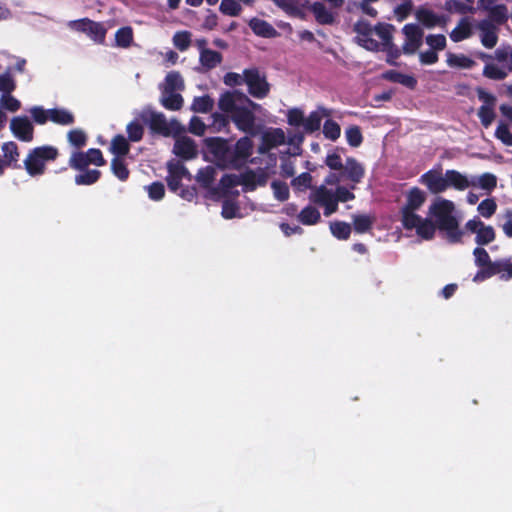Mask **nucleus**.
<instances>
[{
    "instance_id": "49",
    "label": "nucleus",
    "mask_w": 512,
    "mask_h": 512,
    "mask_svg": "<svg viewBox=\"0 0 512 512\" xmlns=\"http://www.w3.org/2000/svg\"><path fill=\"white\" fill-rule=\"evenodd\" d=\"M100 177V171L96 169L86 170L75 177L77 185H91L97 182Z\"/></svg>"
},
{
    "instance_id": "50",
    "label": "nucleus",
    "mask_w": 512,
    "mask_h": 512,
    "mask_svg": "<svg viewBox=\"0 0 512 512\" xmlns=\"http://www.w3.org/2000/svg\"><path fill=\"white\" fill-rule=\"evenodd\" d=\"M111 168L114 175L121 181H125L129 176V170L124 163V160L119 157H115L111 162Z\"/></svg>"
},
{
    "instance_id": "22",
    "label": "nucleus",
    "mask_w": 512,
    "mask_h": 512,
    "mask_svg": "<svg viewBox=\"0 0 512 512\" xmlns=\"http://www.w3.org/2000/svg\"><path fill=\"white\" fill-rule=\"evenodd\" d=\"M474 30L473 20L469 17H463L459 20L456 27L450 32L449 36L453 42H461L472 36Z\"/></svg>"
},
{
    "instance_id": "24",
    "label": "nucleus",
    "mask_w": 512,
    "mask_h": 512,
    "mask_svg": "<svg viewBox=\"0 0 512 512\" xmlns=\"http://www.w3.org/2000/svg\"><path fill=\"white\" fill-rule=\"evenodd\" d=\"M174 153L185 159H191L196 156L197 147L191 138L182 136L177 138L175 141Z\"/></svg>"
},
{
    "instance_id": "19",
    "label": "nucleus",
    "mask_w": 512,
    "mask_h": 512,
    "mask_svg": "<svg viewBox=\"0 0 512 512\" xmlns=\"http://www.w3.org/2000/svg\"><path fill=\"white\" fill-rule=\"evenodd\" d=\"M2 158H0V176L4 174L7 167L17 168L20 153L18 145L13 141L4 142L1 145Z\"/></svg>"
},
{
    "instance_id": "58",
    "label": "nucleus",
    "mask_w": 512,
    "mask_h": 512,
    "mask_svg": "<svg viewBox=\"0 0 512 512\" xmlns=\"http://www.w3.org/2000/svg\"><path fill=\"white\" fill-rule=\"evenodd\" d=\"M445 9L451 13L465 14L473 10L472 6H468L459 0H447Z\"/></svg>"
},
{
    "instance_id": "54",
    "label": "nucleus",
    "mask_w": 512,
    "mask_h": 512,
    "mask_svg": "<svg viewBox=\"0 0 512 512\" xmlns=\"http://www.w3.org/2000/svg\"><path fill=\"white\" fill-rule=\"evenodd\" d=\"M271 188L273 190V195L277 200L283 202L289 198V187L286 183L273 181L271 183Z\"/></svg>"
},
{
    "instance_id": "5",
    "label": "nucleus",
    "mask_w": 512,
    "mask_h": 512,
    "mask_svg": "<svg viewBox=\"0 0 512 512\" xmlns=\"http://www.w3.org/2000/svg\"><path fill=\"white\" fill-rule=\"evenodd\" d=\"M354 31L356 42L370 51L385 50L391 43L392 26L387 24H378L373 27L367 22L358 21Z\"/></svg>"
},
{
    "instance_id": "37",
    "label": "nucleus",
    "mask_w": 512,
    "mask_h": 512,
    "mask_svg": "<svg viewBox=\"0 0 512 512\" xmlns=\"http://www.w3.org/2000/svg\"><path fill=\"white\" fill-rule=\"evenodd\" d=\"M133 42V30L129 26L118 29L115 33V45L120 48H129Z\"/></svg>"
},
{
    "instance_id": "6",
    "label": "nucleus",
    "mask_w": 512,
    "mask_h": 512,
    "mask_svg": "<svg viewBox=\"0 0 512 512\" xmlns=\"http://www.w3.org/2000/svg\"><path fill=\"white\" fill-rule=\"evenodd\" d=\"M217 169L213 166H207L197 173V182L208 189L211 195L215 198L228 197L238 195V190L235 188L242 184V179L237 175H225L220 181L217 189L212 188V183L215 180Z\"/></svg>"
},
{
    "instance_id": "52",
    "label": "nucleus",
    "mask_w": 512,
    "mask_h": 512,
    "mask_svg": "<svg viewBox=\"0 0 512 512\" xmlns=\"http://www.w3.org/2000/svg\"><path fill=\"white\" fill-rule=\"evenodd\" d=\"M169 172L170 175L168 177V185L172 190H176L178 188L180 179L187 174V171L183 166H178L175 169L170 166Z\"/></svg>"
},
{
    "instance_id": "20",
    "label": "nucleus",
    "mask_w": 512,
    "mask_h": 512,
    "mask_svg": "<svg viewBox=\"0 0 512 512\" xmlns=\"http://www.w3.org/2000/svg\"><path fill=\"white\" fill-rule=\"evenodd\" d=\"M416 18L424 27H445L449 21V18L445 15L437 14L428 8H419L416 13Z\"/></svg>"
},
{
    "instance_id": "51",
    "label": "nucleus",
    "mask_w": 512,
    "mask_h": 512,
    "mask_svg": "<svg viewBox=\"0 0 512 512\" xmlns=\"http://www.w3.org/2000/svg\"><path fill=\"white\" fill-rule=\"evenodd\" d=\"M21 103L18 99L12 96L11 93L2 94L0 97V108L10 112H16L20 109Z\"/></svg>"
},
{
    "instance_id": "4",
    "label": "nucleus",
    "mask_w": 512,
    "mask_h": 512,
    "mask_svg": "<svg viewBox=\"0 0 512 512\" xmlns=\"http://www.w3.org/2000/svg\"><path fill=\"white\" fill-rule=\"evenodd\" d=\"M430 219L435 222V227L445 232L451 242H456L461 237L458 220L455 217V205L451 200L438 197L429 206Z\"/></svg>"
},
{
    "instance_id": "17",
    "label": "nucleus",
    "mask_w": 512,
    "mask_h": 512,
    "mask_svg": "<svg viewBox=\"0 0 512 512\" xmlns=\"http://www.w3.org/2000/svg\"><path fill=\"white\" fill-rule=\"evenodd\" d=\"M427 200L426 193L418 187H412L404 194V202L399 212L421 211Z\"/></svg>"
},
{
    "instance_id": "1",
    "label": "nucleus",
    "mask_w": 512,
    "mask_h": 512,
    "mask_svg": "<svg viewBox=\"0 0 512 512\" xmlns=\"http://www.w3.org/2000/svg\"><path fill=\"white\" fill-rule=\"evenodd\" d=\"M340 175L330 173L324 183L311 189L309 200L324 208V215L330 216L338 209L339 202H347L354 199V194L340 185Z\"/></svg>"
},
{
    "instance_id": "41",
    "label": "nucleus",
    "mask_w": 512,
    "mask_h": 512,
    "mask_svg": "<svg viewBox=\"0 0 512 512\" xmlns=\"http://www.w3.org/2000/svg\"><path fill=\"white\" fill-rule=\"evenodd\" d=\"M330 231L337 239L347 240L351 234V226L346 222L335 221L330 223Z\"/></svg>"
},
{
    "instance_id": "31",
    "label": "nucleus",
    "mask_w": 512,
    "mask_h": 512,
    "mask_svg": "<svg viewBox=\"0 0 512 512\" xmlns=\"http://www.w3.org/2000/svg\"><path fill=\"white\" fill-rule=\"evenodd\" d=\"M328 116L327 110L318 109L309 114L308 117H304L303 128L307 132H313L320 128L323 117Z\"/></svg>"
},
{
    "instance_id": "9",
    "label": "nucleus",
    "mask_w": 512,
    "mask_h": 512,
    "mask_svg": "<svg viewBox=\"0 0 512 512\" xmlns=\"http://www.w3.org/2000/svg\"><path fill=\"white\" fill-rule=\"evenodd\" d=\"M204 143V155L207 160L213 161L222 167L231 166V164L236 162L232 158L231 148L221 138H207Z\"/></svg>"
},
{
    "instance_id": "10",
    "label": "nucleus",
    "mask_w": 512,
    "mask_h": 512,
    "mask_svg": "<svg viewBox=\"0 0 512 512\" xmlns=\"http://www.w3.org/2000/svg\"><path fill=\"white\" fill-rule=\"evenodd\" d=\"M135 115H137L141 121L146 123L152 131L163 135H168L172 130H177L179 127L177 121L167 122L162 113L156 112L150 107H146L141 111L136 112Z\"/></svg>"
},
{
    "instance_id": "13",
    "label": "nucleus",
    "mask_w": 512,
    "mask_h": 512,
    "mask_svg": "<svg viewBox=\"0 0 512 512\" xmlns=\"http://www.w3.org/2000/svg\"><path fill=\"white\" fill-rule=\"evenodd\" d=\"M70 27L77 31L86 33L93 41L103 43L106 36V28L98 22L89 19L72 21Z\"/></svg>"
},
{
    "instance_id": "16",
    "label": "nucleus",
    "mask_w": 512,
    "mask_h": 512,
    "mask_svg": "<svg viewBox=\"0 0 512 512\" xmlns=\"http://www.w3.org/2000/svg\"><path fill=\"white\" fill-rule=\"evenodd\" d=\"M10 130L20 141L31 142L33 140L34 127L27 116L13 117L10 121Z\"/></svg>"
},
{
    "instance_id": "53",
    "label": "nucleus",
    "mask_w": 512,
    "mask_h": 512,
    "mask_svg": "<svg viewBox=\"0 0 512 512\" xmlns=\"http://www.w3.org/2000/svg\"><path fill=\"white\" fill-rule=\"evenodd\" d=\"M345 137L348 144L352 147H358L362 143V133L357 126H350L345 131Z\"/></svg>"
},
{
    "instance_id": "44",
    "label": "nucleus",
    "mask_w": 512,
    "mask_h": 512,
    "mask_svg": "<svg viewBox=\"0 0 512 512\" xmlns=\"http://www.w3.org/2000/svg\"><path fill=\"white\" fill-rule=\"evenodd\" d=\"M129 143L126 138L122 135H117L112 139L111 142V152L116 155V157L121 158L126 155L129 151Z\"/></svg>"
},
{
    "instance_id": "14",
    "label": "nucleus",
    "mask_w": 512,
    "mask_h": 512,
    "mask_svg": "<svg viewBox=\"0 0 512 512\" xmlns=\"http://www.w3.org/2000/svg\"><path fill=\"white\" fill-rule=\"evenodd\" d=\"M402 32L404 34V43L402 46L405 54L415 53L422 45L423 31L416 24H406Z\"/></svg>"
},
{
    "instance_id": "35",
    "label": "nucleus",
    "mask_w": 512,
    "mask_h": 512,
    "mask_svg": "<svg viewBox=\"0 0 512 512\" xmlns=\"http://www.w3.org/2000/svg\"><path fill=\"white\" fill-rule=\"evenodd\" d=\"M161 103L166 109L179 110L182 107L183 99L176 91L162 90Z\"/></svg>"
},
{
    "instance_id": "55",
    "label": "nucleus",
    "mask_w": 512,
    "mask_h": 512,
    "mask_svg": "<svg viewBox=\"0 0 512 512\" xmlns=\"http://www.w3.org/2000/svg\"><path fill=\"white\" fill-rule=\"evenodd\" d=\"M323 134L326 138L335 141L340 137L341 128L335 121L327 120L323 125Z\"/></svg>"
},
{
    "instance_id": "64",
    "label": "nucleus",
    "mask_w": 512,
    "mask_h": 512,
    "mask_svg": "<svg viewBox=\"0 0 512 512\" xmlns=\"http://www.w3.org/2000/svg\"><path fill=\"white\" fill-rule=\"evenodd\" d=\"M87 137L82 130L74 129L68 133V141L71 145L80 148L86 144Z\"/></svg>"
},
{
    "instance_id": "23",
    "label": "nucleus",
    "mask_w": 512,
    "mask_h": 512,
    "mask_svg": "<svg viewBox=\"0 0 512 512\" xmlns=\"http://www.w3.org/2000/svg\"><path fill=\"white\" fill-rule=\"evenodd\" d=\"M253 144L249 137H243L237 141L232 150V158L235 163L231 166H238L252 154Z\"/></svg>"
},
{
    "instance_id": "3",
    "label": "nucleus",
    "mask_w": 512,
    "mask_h": 512,
    "mask_svg": "<svg viewBox=\"0 0 512 512\" xmlns=\"http://www.w3.org/2000/svg\"><path fill=\"white\" fill-rule=\"evenodd\" d=\"M419 183L432 194H440L452 187L458 191L468 189L466 174L457 170H447L443 173L440 166L428 170L419 178Z\"/></svg>"
},
{
    "instance_id": "45",
    "label": "nucleus",
    "mask_w": 512,
    "mask_h": 512,
    "mask_svg": "<svg viewBox=\"0 0 512 512\" xmlns=\"http://www.w3.org/2000/svg\"><path fill=\"white\" fill-rule=\"evenodd\" d=\"M219 10L224 15L236 17L242 12V6L236 0H221Z\"/></svg>"
},
{
    "instance_id": "47",
    "label": "nucleus",
    "mask_w": 512,
    "mask_h": 512,
    "mask_svg": "<svg viewBox=\"0 0 512 512\" xmlns=\"http://www.w3.org/2000/svg\"><path fill=\"white\" fill-rule=\"evenodd\" d=\"M140 120L136 115V119L131 121L126 127L128 137L133 142L140 141L144 133V128L139 122Z\"/></svg>"
},
{
    "instance_id": "39",
    "label": "nucleus",
    "mask_w": 512,
    "mask_h": 512,
    "mask_svg": "<svg viewBox=\"0 0 512 512\" xmlns=\"http://www.w3.org/2000/svg\"><path fill=\"white\" fill-rule=\"evenodd\" d=\"M502 267L503 264L501 262H494V264H489L487 267H480V270L473 277V281L475 283L482 282L499 273Z\"/></svg>"
},
{
    "instance_id": "26",
    "label": "nucleus",
    "mask_w": 512,
    "mask_h": 512,
    "mask_svg": "<svg viewBox=\"0 0 512 512\" xmlns=\"http://www.w3.org/2000/svg\"><path fill=\"white\" fill-rule=\"evenodd\" d=\"M249 27L254 34L260 37L274 38L278 36L277 30L271 24L259 18H252L249 21Z\"/></svg>"
},
{
    "instance_id": "33",
    "label": "nucleus",
    "mask_w": 512,
    "mask_h": 512,
    "mask_svg": "<svg viewBox=\"0 0 512 512\" xmlns=\"http://www.w3.org/2000/svg\"><path fill=\"white\" fill-rule=\"evenodd\" d=\"M320 218L319 210L312 205L306 206L298 214V220L303 225H315L320 221Z\"/></svg>"
},
{
    "instance_id": "30",
    "label": "nucleus",
    "mask_w": 512,
    "mask_h": 512,
    "mask_svg": "<svg viewBox=\"0 0 512 512\" xmlns=\"http://www.w3.org/2000/svg\"><path fill=\"white\" fill-rule=\"evenodd\" d=\"M343 169L347 177L354 183H359L364 176L363 166L354 158H348Z\"/></svg>"
},
{
    "instance_id": "27",
    "label": "nucleus",
    "mask_w": 512,
    "mask_h": 512,
    "mask_svg": "<svg viewBox=\"0 0 512 512\" xmlns=\"http://www.w3.org/2000/svg\"><path fill=\"white\" fill-rule=\"evenodd\" d=\"M285 132L280 128H274L266 131L263 135V145L265 150L280 146L285 143Z\"/></svg>"
},
{
    "instance_id": "61",
    "label": "nucleus",
    "mask_w": 512,
    "mask_h": 512,
    "mask_svg": "<svg viewBox=\"0 0 512 512\" xmlns=\"http://www.w3.org/2000/svg\"><path fill=\"white\" fill-rule=\"evenodd\" d=\"M191 42V34L187 31L177 32L173 37V44L181 51L186 50Z\"/></svg>"
},
{
    "instance_id": "2",
    "label": "nucleus",
    "mask_w": 512,
    "mask_h": 512,
    "mask_svg": "<svg viewBox=\"0 0 512 512\" xmlns=\"http://www.w3.org/2000/svg\"><path fill=\"white\" fill-rule=\"evenodd\" d=\"M218 106L221 111L231 117L240 130L253 131L254 110L258 104L251 101L246 95L238 92H226L220 96Z\"/></svg>"
},
{
    "instance_id": "8",
    "label": "nucleus",
    "mask_w": 512,
    "mask_h": 512,
    "mask_svg": "<svg viewBox=\"0 0 512 512\" xmlns=\"http://www.w3.org/2000/svg\"><path fill=\"white\" fill-rule=\"evenodd\" d=\"M399 215L404 229L415 231L416 235L424 240H430L434 237L435 224L430 218L423 217L420 211L399 212Z\"/></svg>"
},
{
    "instance_id": "11",
    "label": "nucleus",
    "mask_w": 512,
    "mask_h": 512,
    "mask_svg": "<svg viewBox=\"0 0 512 512\" xmlns=\"http://www.w3.org/2000/svg\"><path fill=\"white\" fill-rule=\"evenodd\" d=\"M105 161L99 149H89L86 153L74 152L72 153L69 165L76 170H83L89 165L102 166Z\"/></svg>"
},
{
    "instance_id": "62",
    "label": "nucleus",
    "mask_w": 512,
    "mask_h": 512,
    "mask_svg": "<svg viewBox=\"0 0 512 512\" xmlns=\"http://www.w3.org/2000/svg\"><path fill=\"white\" fill-rule=\"evenodd\" d=\"M145 189L151 200L159 201L164 197L165 188L160 182H154L151 185L146 186Z\"/></svg>"
},
{
    "instance_id": "34",
    "label": "nucleus",
    "mask_w": 512,
    "mask_h": 512,
    "mask_svg": "<svg viewBox=\"0 0 512 512\" xmlns=\"http://www.w3.org/2000/svg\"><path fill=\"white\" fill-rule=\"evenodd\" d=\"M354 230L357 233H365L371 229L375 217L371 214H355L352 216Z\"/></svg>"
},
{
    "instance_id": "40",
    "label": "nucleus",
    "mask_w": 512,
    "mask_h": 512,
    "mask_svg": "<svg viewBox=\"0 0 512 512\" xmlns=\"http://www.w3.org/2000/svg\"><path fill=\"white\" fill-rule=\"evenodd\" d=\"M383 78L390 80L392 82L400 83L406 87H414L416 85V80L409 75L399 73L394 70L387 71L383 74Z\"/></svg>"
},
{
    "instance_id": "59",
    "label": "nucleus",
    "mask_w": 512,
    "mask_h": 512,
    "mask_svg": "<svg viewBox=\"0 0 512 512\" xmlns=\"http://www.w3.org/2000/svg\"><path fill=\"white\" fill-rule=\"evenodd\" d=\"M311 183H312V176L307 172L300 174L299 176L294 178L291 182L293 188L297 191H304V190L310 188Z\"/></svg>"
},
{
    "instance_id": "43",
    "label": "nucleus",
    "mask_w": 512,
    "mask_h": 512,
    "mask_svg": "<svg viewBox=\"0 0 512 512\" xmlns=\"http://www.w3.org/2000/svg\"><path fill=\"white\" fill-rule=\"evenodd\" d=\"M50 121L61 125H69L73 123L74 117L68 110L50 109Z\"/></svg>"
},
{
    "instance_id": "21",
    "label": "nucleus",
    "mask_w": 512,
    "mask_h": 512,
    "mask_svg": "<svg viewBox=\"0 0 512 512\" xmlns=\"http://www.w3.org/2000/svg\"><path fill=\"white\" fill-rule=\"evenodd\" d=\"M466 180L468 182V188L478 187L487 194H490L497 185V177L492 173H484L479 176L466 175Z\"/></svg>"
},
{
    "instance_id": "48",
    "label": "nucleus",
    "mask_w": 512,
    "mask_h": 512,
    "mask_svg": "<svg viewBox=\"0 0 512 512\" xmlns=\"http://www.w3.org/2000/svg\"><path fill=\"white\" fill-rule=\"evenodd\" d=\"M213 99L207 95L196 97L192 103V110L199 113H207L213 107Z\"/></svg>"
},
{
    "instance_id": "18",
    "label": "nucleus",
    "mask_w": 512,
    "mask_h": 512,
    "mask_svg": "<svg viewBox=\"0 0 512 512\" xmlns=\"http://www.w3.org/2000/svg\"><path fill=\"white\" fill-rule=\"evenodd\" d=\"M478 97L483 103L478 111V116L481 120V123L485 127H488L491 125L495 118L494 107L496 98L484 90L478 91Z\"/></svg>"
},
{
    "instance_id": "56",
    "label": "nucleus",
    "mask_w": 512,
    "mask_h": 512,
    "mask_svg": "<svg viewBox=\"0 0 512 512\" xmlns=\"http://www.w3.org/2000/svg\"><path fill=\"white\" fill-rule=\"evenodd\" d=\"M29 112L37 124L43 125L50 120V109L34 106L29 110Z\"/></svg>"
},
{
    "instance_id": "60",
    "label": "nucleus",
    "mask_w": 512,
    "mask_h": 512,
    "mask_svg": "<svg viewBox=\"0 0 512 512\" xmlns=\"http://www.w3.org/2000/svg\"><path fill=\"white\" fill-rule=\"evenodd\" d=\"M222 216L225 219H232L235 217H239V207L236 203L230 199H225L222 205Z\"/></svg>"
},
{
    "instance_id": "42",
    "label": "nucleus",
    "mask_w": 512,
    "mask_h": 512,
    "mask_svg": "<svg viewBox=\"0 0 512 512\" xmlns=\"http://www.w3.org/2000/svg\"><path fill=\"white\" fill-rule=\"evenodd\" d=\"M200 62L204 67L210 69L221 62V55L218 52L210 49H202L200 54Z\"/></svg>"
},
{
    "instance_id": "28",
    "label": "nucleus",
    "mask_w": 512,
    "mask_h": 512,
    "mask_svg": "<svg viewBox=\"0 0 512 512\" xmlns=\"http://www.w3.org/2000/svg\"><path fill=\"white\" fill-rule=\"evenodd\" d=\"M446 63L449 67L455 69H470L475 65V61L464 54L447 52Z\"/></svg>"
},
{
    "instance_id": "29",
    "label": "nucleus",
    "mask_w": 512,
    "mask_h": 512,
    "mask_svg": "<svg viewBox=\"0 0 512 512\" xmlns=\"http://www.w3.org/2000/svg\"><path fill=\"white\" fill-rule=\"evenodd\" d=\"M315 19L320 24H331L334 21V13L324 4L315 2L310 7Z\"/></svg>"
},
{
    "instance_id": "36",
    "label": "nucleus",
    "mask_w": 512,
    "mask_h": 512,
    "mask_svg": "<svg viewBox=\"0 0 512 512\" xmlns=\"http://www.w3.org/2000/svg\"><path fill=\"white\" fill-rule=\"evenodd\" d=\"M497 0H478V6L481 9L490 11L496 19H504L506 16V8L503 5L496 6Z\"/></svg>"
},
{
    "instance_id": "25",
    "label": "nucleus",
    "mask_w": 512,
    "mask_h": 512,
    "mask_svg": "<svg viewBox=\"0 0 512 512\" xmlns=\"http://www.w3.org/2000/svg\"><path fill=\"white\" fill-rule=\"evenodd\" d=\"M480 39L483 46L493 48L497 43V34L495 26L488 20L479 23Z\"/></svg>"
},
{
    "instance_id": "38",
    "label": "nucleus",
    "mask_w": 512,
    "mask_h": 512,
    "mask_svg": "<svg viewBox=\"0 0 512 512\" xmlns=\"http://www.w3.org/2000/svg\"><path fill=\"white\" fill-rule=\"evenodd\" d=\"M508 70L502 63H491L485 66L483 73L488 78L500 80L507 76Z\"/></svg>"
},
{
    "instance_id": "57",
    "label": "nucleus",
    "mask_w": 512,
    "mask_h": 512,
    "mask_svg": "<svg viewBox=\"0 0 512 512\" xmlns=\"http://www.w3.org/2000/svg\"><path fill=\"white\" fill-rule=\"evenodd\" d=\"M495 135L505 145L512 146V129L507 124L499 123Z\"/></svg>"
},
{
    "instance_id": "15",
    "label": "nucleus",
    "mask_w": 512,
    "mask_h": 512,
    "mask_svg": "<svg viewBox=\"0 0 512 512\" xmlns=\"http://www.w3.org/2000/svg\"><path fill=\"white\" fill-rule=\"evenodd\" d=\"M466 229L473 234H476L475 241L480 245H485L492 242L495 238V231L492 226L484 224L478 217L469 220Z\"/></svg>"
},
{
    "instance_id": "32",
    "label": "nucleus",
    "mask_w": 512,
    "mask_h": 512,
    "mask_svg": "<svg viewBox=\"0 0 512 512\" xmlns=\"http://www.w3.org/2000/svg\"><path fill=\"white\" fill-rule=\"evenodd\" d=\"M161 90L164 91H180L184 88V82L181 75L178 72H169L163 84L160 86Z\"/></svg>"
},
{
    "instance_id": "7",
    "label": "nucleus",
    "mask_w": 512,
    "mask_h": 512,
    "mask_svg": "<svg viewBox=\"0 0 512 512\" xmlns=\"http://www.w3.org/2000/svg\"><path fill=\"white\" fill-rule=\"evenodd\" d=\"M57 156L58 150L53 146L35 147L28 151L23 160V167L30 177H40L45 173L47 164L54 161Z\"/></svg>"
},
{
    "instance_id": "12",
    "label": "nucleus",
    "mask_w": 512,
    "mask_h": 512,
    "mask_svg": "<svg viewBox=\"0 0 512 512\" xmlns=\"http://www.w3.org/2000/svg\"><path fill=\"white\" fill-rule=\"evenodd\" d=\"M245 83L248 86L249 93L255 98H264L269 92V84L258 70H245Z\"/></svg>"
},
{
    "instance_id": "63",
    "label": "nucleus",
    "mask_w": 512,
    "mask_h": 512,
    "mask_svg": "<svg viewBox=\"0 0 512 512\" xmlns=\"http://www.w3.org/2000/svg\"><path fill=\"white\" fill-rule=\"evenodd\" d=\"M16 88L14 78L10 73H3L0 75V92L1 95L5 93H12Z\"/></svg>"
},
{
    "instance_id": "46",
    "label": "nucleus",
    "mask_w": 512,
    "mask_h": 512,
    "mask_svg": "<svg viewBox=\"0 0 512 512\" xmlns=\"http://www.w3.org/2000/svg\"><path fill=\"white\" fill-rule=\"evenodd\" d=\"M497 210V203L493 198H486L481 201L477 207L478 213L486 218H491Z\"/></svg>"
}]
</instances>
